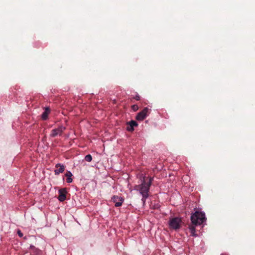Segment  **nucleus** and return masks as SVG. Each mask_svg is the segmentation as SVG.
I'll list each match as a JSON object with an SVG mask.
<instances>
[{
  "label": "nucleus",
  "mask_w": 255,
  "mask_h": 255,
  "mask_svg": "<svg viewBox=\"0 0 255 255\" xmlns=\"http://www.w3.org/2000/svg\"><path fill=\"white\" fill-rule=\"evenodd\" d=\"M182 220L180 218L176 217L171 218L169 221V228L171 229L177 230L180 228Z\"/></svg>",
  "instance_id": "nucleus-3"
},
{
  "label": "nucleus",
  "mask_w": 255,
  "mask_h": 255,
  "mask_svg": "<svg viewBox=\"0 0 255 255\" xmlns=\"http://www.w3.org/2000/svg\"><path fill=\"white\" fill-rule=\"evenodd\" d=\"M206 220L205 213L199 211H196L191 216V222L195 225H200L205 222Z\"/></svg>",
  "instance_id": "nucleus-2"
},
{
  "label": "nucleus",
  "mask_w": 255,
  "mask_h": 255,
  "mask_svg": "<svg viewBox=\"0 0 255 255\" xmlns=\"http://www.w3.org/2000/svg\"><path fill=\"white\" fill-rule=\"evenodd\" d=\"M85 160L88 162H90L92 160V156L90 154H88L85 157Z\"/></svg>",
  "instance_id": "nucleus-13"
},
{
  "label": "nucleus",
  "mask_w": 255,
  "mask_h": 255,
  "mask_svg": "<svg viewBox=\"0 0 255 255\" xmlns=\"http://www.w3.org/2000/svg\"><path fill=\"white\" fill-rule=\"evenodd\" d=\"M65 128L63 127L58 128L54 129L52 130L51 136L54 137L61 134L62 131L64 130Z\"/></svg>",
  "instance_id": "nucleus-6"
},
{
  "label": "nucleus",
  "mask_w": 255,
  "mask_h": 255,
  "mask_svg": "<svg viewBox=\"0 0 255 255\" xmlns=\"http://www.w3.org/2000/svg\"><path fill=\"white\" fill-rule=\"evenodd\" d=\"M149 112V109L148 108H145L141 112H139L136 117V119L138 121H143L146 118Z\"/></svg>",
  "instance_id": "nucleus-4"
},
{
  "label": "nucleus",
  "mask_w": 255,
  "mask_h": 255,
  "mask_svg": "<svg viewBox=\"0 0 255 255\" xmlns=\"http://www.w3.org/2000/svg\"><path fill=\"white\" fill-rule=\"evenodd\" d=\"M190 230L191 231V234L193 236H196L195 234V228L193 226H191L190 227Z\"/></svg>",
  "instance_id": "nucleus-12"
},
{
  "label": "nucleus",
  "mask_w": 255,
  "mask_h": 255,
  "mask_svg": "<svg viewBox=\"0 0 255 255\" xmlns=\"http://www.w3.org/2000/svg\"><path fill=\"white\" fill-rule=\"evenodd\" d=\"M132 108H133L134 111H136V110H137V107L136 106H135V105L132 106Z\"/></svg>",
  "instance_id": "nucleus-15"
},
{
  "label": "nucleus",
  "mask_w": 255,
  "mask_h": 255,
  "mask_svg": "<svg viewBox=\"0 0 255 255\" xmlns=\"http://www.w3.org/2000/svg\"><path fill=\"white\" fill-rule=\"evenodd\" d=\"M56 169L54 170L55 174L58 175L60 173H62L65 169L63 165L60 164H57L55 166Z\"/></svg>",
  "instance_id": "nucleus-8"
},
{
  "label": "nucleus",
  "mask_w": 255,
  "mask_h": 255,
  "mask_svg": "<svg viewBox=\"0 0 255 255\" xmlns=\"http://www.w3.org/2000/svg\"><path fill=\"white\" fill-rule=\"evenodd\" d=\"M129 126L127 127V130L128 131H133V127H136L137 124L134 121H131L129 123Z\"/></svg>",
  "instance_id": "nucleus-9"
},
{
  "label": "nucleus",
  "mask_w": 255,
  "mask_h": 255,
  "mask_svg": "<svg viewBox=\"0 0 255 255\" xmlns=\"http://www.w3.org/2000/svg\"><path fill=\"white\" fill-rule=\"evenodd\" d=\"M49 110L47 108L46 109L45 111H44V112L42 114V115L41 116L42 119L44 120H45L47 118L48 115L49 114Z\"/></svg>",
  "instance_id": "nucleus-11"
},
{
  "label": "nucleus",
  "mask_w": 255,
  "mask_h": 255,
  "mask_svg": "<svg viewBox=\"0 0 255 255\" xmlns=\"http://www.w3.org/2000/svg\"><path fill=\"white\" fill-rule=\"evenodd\" d=\"M65 176L67 177V182L71 183L72 182L73 179L71 177L72 176V173L70 171H67L65 174Z\"/></svg>",
  "instance_id": "nucleus-10"
},
{
  "label": "nucleus",
  "mask_w": 255,
  "mask_h": 255,
  "mask_svg": "<svg viewBox=\"0 0 255 255\" xmlns=\"http://www.w3.org/2000/svg\"><path fill=\"white\" fill-rule=\"evenodd\" d=\"M112 200L115 203V205L116 207H119L122 205L124 199L122 197L114 196Z\"/></svg>",
  "instance_id": "nucleus-5"
},
{
  "label": "nucleus",
  "mask_w": 255,
  "mask_h": 255,
  "mask_svg": "<svg viewBox=\"0 0 255 255\" xmlns=\"http://www.w3.org/2000/svg\"><path fill=\"white\" fill-rule=\"evenodd\" d=\"M151 182V179H150L149 183H143L141 185L138 186H136L134 187V190L139 191L140 194L142 196V201L144 204L145 202V199L148 197V191L149 189V186L150 185Z\"/></svg>",
  "instance_id": "nucleus-1"
},
{
  "label": "nucleus",
  "mask_w": 255,
  "mask_h": 255,
  "mask_svg": "<svg viewBox=\"0 0 255 255\" xmlns=\"http://www.w3.org/2000/svg\"><path fill=\"white\" fill-rule=\"evenodd\" d=\"M66 191L65 189H61L59 190L58 200L62 202L66 199Z\"/></svg>",
  "instance_id": "nucleus-7"
},
{
  "label": "nucleus",
  "mask_w": 255,
  "mask_h": 255,
  "mask_svg": "<svg viewBox=\"0 0 255 255\" xmlns=\"http://www.w3.org/2000/svg\"><path fill=\"white\" fill-rule=\"evenodd\" d=\"M17 234L20 237H21L23 236L22 233L20 232V230L17 231Z\"/></svg>",
  "instance_id": "nucleus-14"
}]
</instances>
